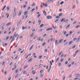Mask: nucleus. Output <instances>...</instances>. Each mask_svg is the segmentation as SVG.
<instances>
[{
  "label": "nucleus",
  "mask_w": 80,
  "mask_h": 80,
  "mask_svg": "<svg viewBox=\"0 0 80 80\" xmlns=\"http://www.w3.org/2000/svg\"><path fill=\"white\" fill-rule=\"evenodd\" d=\"M50 63L51 64V65H50L49 69L48 71V73H49V72H50V70H51V68H52V66H51V65H53V64H52V61H50Z\"/></svg>",
  "instance_id": "1"
},
{
  "label": "nucleus",
  "mask_w": 80,
  "mask_h": 80,
  "mask_svg": "<svg viewBox=\"0 0 80 80\" xmlns=\"http://www.w3.org/2000/svg\"><path fill=\"white\" fill-rule=\"evenodd\" d=\"M52 18V16H47V19H51Z\"/></svg>",
  "instance_id": "2"
},
{
  "label": "nucleus",
  "mask_w": 80,
  "mask_h": 80,
  "mask_svg": "<svg viewBox=\"0 0 80 80\" xmlns=\"http://www.w3.org/2000/svg\"><path fill=\"white\" fill-rule=\"evenodd\" d=\"M52 30V28H48L46 30V31H50V30Z\"/></svg>",
  "instance_id": "3"
},
{
  "label": "nucleus",
  "mask_w": 80,
  "mask_h": 80,
  "mask_svg": "<svg viewBox=\"0 0 80 80\" xmlns=\"http://www.w3.org/2000/svg\"><path fill=\"white\" fill-rule=\"evenodd\" d=\"M75 76L76 77H80V74H76Z\"/></svg>",
  "instance_id": "4"
},
{
  "label": "nucleus",
  "mask_w": 80,
  "mask_h": 80,
  "mask_svg": "<svg viewBox=\"0 0 80 80\" xmlns=\"http://www.w3.org/2000/svg\"><path fill=\"white\" fill-rule=\"evenodd\" d=\"M28 11H25L24 12V15H27L28 14Z\"/></svg>",
  "instance_id": "5"
},
{
  "label": "nucleus",
  "mask_w": 80,
  "mask_h": 80,
  "mask_svg": "<svg viewBox=\"0 0 80 80\" xmlns=\"http://www.w3.org/2000/svg\"><path fill=\"white\" fill-rule=\"evenodd\" d=\"M13 18L15 19V16H16V12H14L13 13Z\"/></svg>",
  "instance_id": "6"
},
{
  "label": "nucleus",
  "mask_w": 80,
  "mask_h": 80,
  "mask_svg": "<svg viewBox=\"0 0 80 80\" xmlns=\"http://www.w3.org/2000/svg\"><path fill=\"white\" fill-rule=\"evenodd\" d=\"M65 18H64L62 19L61 21V22H64L65 21Z\"/></svg>",
  "instance_id": "7"
},
{
  "label": "nucleus",
  "mask_w": 80,
  "mask_h": 80,
  "mask_svg": "<svg viewBox=\"0 0 80 80\" xmlns=\"http://www.w3.org/2000/svg\"><path fill=\"white\" fill-rule=\"evenodd\" d=\"M14 38H15V37L14 36L13 37V38H12V40L11 41L10 43H12V42H13V41H14V40H15V39Z\"/></svg>",
  "instance_id": "8"
},
{
  "label": "nucleus",
  "mask_w": 80,
  "mask_h": 80,
  "mask_svg": "<svg viewBox=\"0 0 80 80\" xmlns=\"http://www.w3.org/2000/svg\"><path fill=\"white\" fill-rule=\"evenodd\" d=\"M79 42H80V37H79L78 38L77 41V43H79Z\"/></svg>",
  "instance_id": "9"
},
{
  "label": "nucleus",
  "mask_w": 80,
  "mask_h": 80,
  "mask_svg": "<svg viewBox=\"0 0 80 80\" xmlns=\"http://www.w3.org/2000/svg\"><path fill=\"white\" fill-rule=\"evenodd\" d=\"M55 43L56 45H58V41H57V40H56Z\"/></svg>",
  "instance_id": "10"
},
{
  "label": "nucleus",
  "mask_w": 80,
  "mask_h": 80,
  "mask_svg": "<svg viewBox=\"0 0 80 80\" xmlns=\"http://www.w3.org/2000/svg\"><path fill=\"white\" fill-rule=\"evenodd\" d=\"M11 25V22H9V23H7L6 24V26H8V25L9 26V25Z\"/></svg>",
  "instance_id": "11"
},
{
  "label": "nucleus",
  "mask_w": 80,
  "mask_h": 80,
  "mask_svg": "<svg viewBox=\"0 0 80 80\" xmlns=\"http://www.w3.org/2000/svg\"><path fill=\"white\" fill-rule=\"evenodd\" d=\"M62 41H63V39H61V40L59 41V43H61Z\"/></svg>",
  "instance_id": "12"
},
{
  "label": "nucleus",
  "mask_w": 80,
  "mask_h": 80,
  "mask_svg": "<svg viewBox=\"0 0 80 80\" xmlns=\"http://www.w3.org/2000/svg\"><path fill=\"white\" fill-rule=\"evenodd\" d=\"M62 32L64 33V35H65V34L67 33V31H66L63 30Z\"/></svg>",
  "instance_id": "13"
},
{
  "label": "nucleus",
  "mask_w": 80,
  "mask_h": 80,
  "mask_svg": "<svg viewBox=\"0 0 80 80\" xmlns=\"http://www.w3.org/2000/svg\"><path fill=\"white\" fill-rule=\"evenodd\" d=\"M43 13H44V15H45V16L47 15V14L46 13V12H45V11H43Z\"/></svg>",
  "instance_id": "14"
},
{
  "label": "nucleus",
  "mask_w": 80,
  "mask_h": 80,
  "mask_svg": "<svg viewBox=\"0 0 80 80\" xmlns=\"http://www.w3.org/2000/svg\"><path fill=\"white\" fill-rule=\"evenodd\" d=\"M80 25H78L75 27V28H80Z\"/></svg>",
  "instance_id": "15"
},
{
  "label": "nucleus",
  "mask_w": 80,
  "mask_h": 80,
  "mask_svg": "<svg viewBox=\"0 0 80 80\" xmlns=\"http://www.w3.org/2000/svg\"><path fill=\"white\" fill-rule=\"evenodd\" d=\"M73 43V41H70L69 43V45H70L71 44H72Z\"/></svg>",
  "instance_id": "16"
},
{
  "label": "nucleus",
  "mask_w": 80,
  "mask_h": 80,
  "mask_svg": "<svg viewBox=\"0 0 80 80\" xmlns=\"http://www.w3.org/2000/svg\"><path fill=\"white\" fill-rule=\"evenodd\" d=\"M59 60V58H58L57 59H56V63H57V62H58V61Z\"/></svg>",
  "instance_id": "17"
},
{
  "label": "nucleus",
  "mask_w": 80,
  "mask_h": 80,
  "mask_svg": "<svg viewBox=\"0 0 80 80\" xmlns=\"http://www.w3.org/2000/svg\"><path fill=\"white\" fill-rule=\"evenodd\" d=\"M10 37L8 36H7L6 38V41H8V40Z\"/></svg>",
  "instance_id": "18"
},
{
  "label": "nucleus",
  "mask_w": 80,
  "mask_h": 80,
  "mask_svg": "<svg viewBox=\"0 0 80 80\" xmlns=\"http://www.w3.org/2000/svg\"><path fill=\"white\" fill-rule=\"evenodd\" d=\"M41 39V37H39L38 38H37L38 40V41H40V39Z\"/></svg>",
  "instance_id": "19"
},
{
  "label": "nucleus",
  "mask_w": 80,
  "mask_h": 80,
  "mask_svg": "<svg viewBox=\"0 0 80 80\" xmlns=\"http://www.w3.org/2000/svg\"><path fill=\"white\" fill-rule=\"evenodd\" d=\"M70 24H68V25L66 27V28H67H67H69V27H70Z\"/></svg>",
  "instance_id": "20"
},
{
  "label": "nucleus",
  "mask_w": 80,
  "mask_h": 80,
  "mask_svg": "<svg viewBox=\"0 0 80 80\" xmlns=\"http://www.w3.org/2000/svg\"><path fill=\"white\" fill-rule=\"evenodd\" d=\"M19 37V35H18V34H16L15 35V37Z\"/></svg>",
  "instance_id": "21"
},
{
  "label": "nucleus",
  "mask_w": 80,
  "mask_h": 80,
  "mask_svg": "<svg viewBox=\"0 0 80 80\" xmlns=\"http://www.w3.org/2000/svg\"><path fill=\"white\" fill-rule=\"evenodd\" d=\"M32 73H33V75H35V72H34V71L32 70Z\"/></svg>",
  "instance_id": "22"
},
{
  "label": "nucleus",
  "mask_w": 80,
  "mask_h": 80,
  "mask_svg": "<svg viewBox=\"0 0 80 80\" xmlns=\"http://www.w3.org/2000/svg\"><path fill=\"white\" fill-rule=\"evenodd\" d=\"M68 19H67L65 20H64V22H65V23H67V22H68Z\"/></svg>",
  "instance_id": "23"
},
{
  "label": "nucleus",
  "mask_w": 80,
  "mask_h": 80,
  "mask_svg": "<svg viewBox=\"0 0 80 80\" xmlns=\"http://www.w3.org/2000/svg\"><path fill=\"white\" fill-rule=\"evenodd\" d=\"M17 58H18V55H16V57L15 58L14 60H17Z\"/></svg>",
  "instance_id": "24"
},
{
  "label": "nucleus",
  "mask_w": 80,
  "mask_h": 80,
  "mask_svg": "<svg viewBox=\"0 0 80 80\" xmlns=\"http://www.w3.org/2000/svg\"><path fill=\"white\" fill-rule=\"evenodd\" d=\"M33 33H32L30 35V37L31 38H32L33 37Z\"/></svg>",
  "instance_id": "25"
},
{
  "label": "nucleus",
  "mask_w": 80,
  "mask_h": 80,
  "mask_svg": "<svg viewBox=\"0 0 80 80\" xmlns=\"http://www.w3.org/2000/svg\"><path fill=\"white\" fill-rule=\"evenodd\" d=\"M35 10V8H33L32 10H31V12H33Z\"/></svg>",
  "instance_id": "26"
},
{
  "label": "nucleus",
  "mask_w": 80,
  "mask_h": 80,
  "mask_svg": "<svg viewBox=\"0 0 80 80\" xmlns=\"http://www.w3.org/2000/svg\"><path fill=\"white\" fill-rule=\"evenodd\" d=\"M28 65H27L26 66H25L24 68V69H25L26 68H27V67H28Z\"/></svg>",
  "instance_id": "27"
},
{
  "label": "nucleus",
  "mask_w": 80,
  "mask_h": 80,
  "mask_svg": "<svg viewBox=\"0 0 80 80\" xmlns=\"http://www.w3.org/2000/svg\"><path fill=\"white\" fill-rule=\"evenodd\" d=\"M32 60V58H31L29 59L28 60V62H31V61Z\"/></svg>",
  "instance_id": "28"
},
{
  "label": "nucleus",
  "mask_w": 80,
  "mask_h": 80,
  "mask_svg": "<svg viewBox=\"0 0 80 80\" xmlns=\"http://www.w3.org/2000/svg\"><path fill=\"white\" fill-rule=\"evenodd\" d=\"M44 25V24H42L40 25V27H43Z\"/></svg>",
  "instance_id": "29"
},
{
  "label": "nucleus",
  "mask_w": 80,
  "mask_h": 80,
  "mask_svg": "<svg viewBox=\"0 0 80 80\" xmlns=\"http://www.w3.org/2000/svg\"><path fill=\"white\" fill-rule=\"evenodd\" d=\"M59 20V19H56L55 21V23H56V22H58V21Z\"/></svg>",
  "instance_id": "30"
},
{
  "label": "nucleus",
  "mask_w": 80,
  "mask_h": 80,
  "mask_svg": "<svg viewBox=\"0 0 80 80\" xmlns=\"http://www.w3.org/2000/svg\"><path fill=\"white\" fill-rule=\"evenodd\" d=\"M6 5L4 7V8H3L2 10V11H3V10H4V9H5V8H6Z\"/></svg>",
  "instance_id": "31"
},
{
  "label": "nucleus",
  "mask_w": 80,
  "mask_h": 80,
  "mask_svg": "<svg viewBox=\"0 0 80 80\" xmlns=\"http://www.w3.org/2000/svg\"><path fill=\"white\" fill-rule=\"evenodd\" d=\"M22 13V12H20L18 14V16H20Z\"/></svg>",
  "instance_id": "32"
},
{
  "label": "nucleus",
  "mask_w": 80,
  "mask_h": 80,
  "mask_svg": "<svg viewBox=\"0 0 80 80\" xmlns=\"http://www.w3.org/2000/svg\"><path fill=\"white\" fill-rule=\"evenodd\" d=\"M63 3H64V2L62 1L61 2H60V5H62V4Z\"/></svg>",
  "instance_id": "33"
},
{
  "label": "nucleus",
  "mask_w": 80,
  "mask_h": 80,
  "mask_svg": "<svg viewBox=\"0 0 80 80\" xmlns=\"http://www.w3.org/2000/svg\"><path fill=\"white\" fill-rule=\"evenodd\" d=\"M42 46H45V42H44L42 44Z\"/></svg>",
  "instance_id": "34"
},
{
  "label": "nucleus",
  "mask_w": 80,
  "mask_h": 80,
  "mask_svg": "<svg viewBox=\"0 0 80 80\" xmlns=\"http://www.w3.org/2000/svg\"><path fill=\"white\" fill-rule=\"evenodd\" d=\"M62 15H63V14L61 13L59 14V16L60 17H61L62 16Z\"/></svg>",
  "instance_id": "35"
},
{
  "label": "nucleus",
  "mask_w": 80,
  "mask_h": 80,
  "mask_svg": "<svg viewBox=\"0 0 80 80\" xmlns=\"http://www.w3.org/2000/svg\"><path fill=\"white\" fill-rule=\"evenodd\" d=\"M61 65H62V63H59L58 64V67H60V66H61Z\"/></svg>",
  "instance_id": "36"
},
{
  "label": "nucleus",
  "mask_w": 80,
  "mask_h": 80,
  "mask_svg": "<svg viewBox=\"0 0 80 80\" xmlns=\"http://www.w3.org/2000/svg\"><path fill=\"white\" fill-rule=\"evenodd\" d=\"M75 47H76V45H75L74 46H73L72 47V48L73 49L75 48Z\"/></svg>",
  "instance_id": "37"
},
{
  "label": "nucleus",
  "mask_w": 80,
  "mask_h": 80,
  "mask_svg": "<svg viewBox=\"0 0 80 80\" xmlns=\"http://www.w3.org/2000/svg\"><path fill=\"white\" fill-rule=\"evenodd\" d=\"M41 16V14H39V15H38V18H39V17Z\"/></svg>",
  "instance_id": "38"
},
{
  "label": "nucleus",
  "mask_w": 80,
  "mask_h": 80,
  "mask_svg": "<svg viewBox=\"0 0 80 80\" xmlns=\"http://www.w3.org/2000/svg\"><path fill=\"white\" fill-rule=\"evenodd\" d=\"M18 74H17V75H16L15 77V78H16L17 77H18Z\"/></svg>",
  "instance_id": "39"
},
{
  "label": "nucleus",
  "mask_w": 80,
  "mask_h": 80,
  "mask_svg": "<svg viewBox=\"0 0 80 80\" xmlns=\"http://www.w3.org/2000/svg\"><path fill=\"white\" fill-rule=\"evenodd\" d=\"M35 3H33L32 5V7H33V6H35Z\"/></svg>",
  "instance_id": "40"
},
{
  "label": "nucleus",
  "mask_w": 80,
  "mask_h": 80,
  "mask_svg": "<svg viewBox=\"0 0 80 80\" xmlns=\"http://www.w3.org/2000/svg\"><path fill=\"white\" fill-rule=\"evenodd\" d=\"M22 30H25V27L23 26L22 28Z\"/></svg>",
  "instance_id": "41"
},
{
  "label": "nucleus",
  "mask_w": 80,
  "mask_h": 80,
  "mask_svg": "<svg viewBox=\"0 0 80 80\" xmlns=\"http://www.w3.org/2000/svg\"><path fill=\"white\" fill-rule=\"evenodd\" d=\"M31 8H30V7H28L27 8V10H29V9H30Z\"/></svg>",
  "instance_id": "42"
},
{
  "label": "nucleus",
  "mask_w": 80,
  "mask_h": 80,
  "mask_svg": "<svg viewBox=\"0 0 80 80\" xmlns=\"http://www.w3.org/2000/svg\"><path fill=\"white\" fill-rule=\"evenodd\" d=\"M25 73H26V71H24V72H23V74L24 75H25Z\"/></svg>",
  "instance_id": "43"
},
{
  "label": "nucleus",
  "mask_w": 80,
  "mask_h": 80,
  "mask_svg": "<svg viewBox=\"0 0 80 80\" xmlns=\"http://www.w3.org/2000/svg\"><path fill=\"white\" fill-rule=\"evenodd\" d=\"M42 58V56H40L39 58H38L40 59V58Z\"/></svg>",
  "instance_id": "44"
},
{
  "label": "nucleus",
  "mask_w": 80,
  "mask_h": 80,
  "mask_svg": "<svg viewBox=\"0 0 80 80\" xmlns=\"http://www.w3.org/2000/svg\"><path fill=\"white\" fill-rule=\"evenodd\" d=\"M18 70H16L15 71V73H18Z\"/></svg>",
  "instance_id": "45"
},
{
  "label": "nucleus",
  "mask_w": 80,
  "mask_h": 80,
  "mask_svg": "<svg viewBox=\"0 0 80 80\" xmlns=\"http://www.w3.org/2000/svg\"><path fill=\"white\" fill-rule=\"evenodd\" d=\"M56 18H60V17L58 16H57L56 17Z\"/></svg>",
  "instance_id": "46"
},
{
  "label": "nucleus",
  "mask_w": 80,
  "mask_h": 80,
  "mask_svg": "<svg viewBox=\"0 0 80 80\" xmlns=\"http://www.w3.org/2000/svg\"><path fill=\"white\" fill-rule=\"evenodd\" d=\"M68 64V61H66L65 63V65H67Z\"/></svg>",
  "instance_id": "47"
},
{
  "label": "nucleus",
  "mask_w": 80,
  "mask_h": 80,
  "mask_svg": "<svg viewBox=\"0 0 80 80\" xmlns=\"http://www.w3.org/2000/svg\"><path fill=\"white\" fill-rule=\"evenodd\" d=\"M22 20H23L25 18V17L24 16H22Z\"/></svg>",
  "instance_id": "48"
},
{
  "label": "nucleus",
  "mask_w": 80,
  "mask_h": 80,
  "mask_svg": "<svg viewBox=\"0 0 80 80\" xmlns=\"http://www.w3.org/2000/svg\"><path fill=\"white\" fill-rule=\"evenodd\" d=\"M77 38H75L74 39V41H75L76 40H77Z\"/></svg>",
  "instance_id": "49"
},
{
  "label": "nucleus",
  "mask_w": 80,
  "mask_h": 80,
  "mask_svg": "<svg viewBox=\"0 0 80 80\" xmlns=\"http://www.w3.org/2000/svg\"><path fill=\"white\" fill-rule=\"evenodd\" d=\"M47 3H50V0H48L47 1Z\"/></svg>",
  "instance_id": "50"
},
{
  "label": "nucleus",
  "mask_w": 80,
  "mask_h": 80,
  "mask_svg": "<svg viewBox=\"0 0 80 80\" xmlns=\"http://www.w3.org/2000/svg\"><path fill=\"white\" fill-rule=\"evenodd\" d=\"M63 59H62L60 60V62H63Z\"/></svg>",
  "instance_id": "51"
},
{
  "label": "nucleus",
  "mask_w": 80,
  "mask_h": 80,
  "mask_svg": "<svg viewBox=\"0 0 80 80\" xmlns=\"http://www.w3.org/2000/svg\"><path fill=\"white\" fill-rule=\"evenodd\" d=\"M71 66H72V64H70L68 65V67H71Z\"/></svg>",
  "instance_id": "52"
},
{
  "label": "nucleus",
  "mask_w": 80,
  "mask_h": 80,
  "mask_svg": "<svg viewBox=\"0 0 80 80\" xmlns=\"http://www.w3.org/2000/svg\"><path fill=\"white\" fill-rule=\"evenodd\" d=\"M4 65H5V62H3L2 63V66H4Z\"/></svg>",
  "instance_id": "53"
},
{
  "label": "nucleus",
  "mask_w": 80,
  "mask_h": 80,
  "mask_svg": "<svg viewBox=\"0 0 80 80\" xmlns=\"http://www.w3.org/2000/svg\"><path fill=\"white\" fill-rule=\"evenodd\" d=\"M47 35V34H45L44 35H43V37H46V36Z\"/></svg>",
  "instance_id": "54"
},
{
  "label": "nucleus",
  "mask_w": 80,
  "mask_h": 80,
  "mask_svg": "<svg viewBox=\"0 0 80 80\" xmlns=\"http://www.w3.org/2000/svg\"><path fill=\"white\" fill-rule=\"evenodd\" d=\"M75 8V5H74L72 8V9H74V8Z\"/></svg>",
  "instance_id": "55"
},
{
  "label": "nucleus",
  "mask_w": 80,
  "mask_h": 80,
  "mask_svg": "<svg viewBox=\"0 0 80 80\" xmlns=\"http://www.w3.org/2000/svg\"><path fill=\"white\" fill-rule=\"evenodd\" d=\"M75 23H77L76 21L74 22L72 24H75Z\"/></svg>",
  "instance_id": "56"
},
{
  "label": "nucleus",
  "mask_w": 80,
  "mask_h": 80,
  "mask_svg": "<svg viewBox=\"0 0 80 80\" xmlns=\"http://www.w3.org/2000/svg\"><path fill=\"white\" fill-rule=\"evenodd\" d=\"M43 70H41L40 71V72L41 73H42V72H43Z\"/></svg>",
  "instance_id": "57"
},
{
  "label": "nucleus",
  "mask_w": 80,
  "mask_h": 80,
  "mask_svg": "<svg viewBox=\"0 0 80 80\" xmlns=\"http://www.w3.org/2000/svg\"><path fill=\"white\" fill-rule=\"evenodd\" d=\"M76 55L77 54H76V53H75V54L73 55L74 57H76Z\"/></svg>",
  "instance_id": "58"
},
{
  "label": "nucleus",
  "mask_w": 80,
  "mask_h": 80,
  "mask_svg": "<svg viewBox=\"0 0 80 80\" xmlns=\"http://www.w3.org/2000/svg\"><path fill=\"white\" fill-rule=\"evenodd\" d=\"M10 10V8H9V7H8L7 8V10L8 11V10Z\"/></svg>",
  "instance_id": "59"
},
{
  "label": "nucleus",
  "mask_w": 80,
  "mask_h": 80,
  "mask_svg": "<svg viewBox=\"0 0 80 80\" xmlns=\"http://www.w3.org/2000/svg\"><path fill=\"white\" fill-rule=\"evenodd\" d=\"M69 78H72V75H71L69 76Z\"/></svg>",
  "instance_id": "60"
},
{
  "label": "nucleus",
  "mask_w": 80,
  "mask_h": 80,
  "mask_svg": "<svg viewBox=\"0 0 80 80\" xmlns=\"http://www.w3.org/2000/svg\"><path fill=\"white\" fill-rule=\"evenodd\" d=\"M41 66H42V64H40L39 68H40L41 67Z\"/></svg>",
  "instance_id": "61"
},
{
  "label": "nucleus",
  "mask_w": 80,
  "mask_h": 80,
  "mask_svg": "<svg viewBox=\"0 0 80 80\" xmlns=\"http://www.w3.org/2000/svg\"><path fill=\"white\" fill-rule=\"evenodd\" d=\"M67 43H68V42H66V43H64V46H65V45H67Z\"/></svg>",
  "instance_id": "62"
},
{
  "label": "nucleus",
  "mask_w": 80,
  "mask_h": 80,
  "mask_svg": "<svg viewBox=\"0 0 80 80\" xmlns=\"http://www.w3.org/2000/svg\"><path fill=\"white\" fill-rule=\"evenodd\" d=\"M68 36V34H67L66 35V37H67Z\"/></svg>",
  "instance_id": "63"
},
{
  "label": "nucleus",
  "mask_w": 80,
  "mask_h": 80,
  "mask_svg": "<svg viewBox=\"0 0 80 80\" xmlns=\"http://www.w3.org/2000/svg\"><path fill=\"white\" fill-rule=\"evenodd\" d=\"M72 31H71L69 32V34H72Z\"/></svg>",
  "instance_id": "64"
}]
</instances>
